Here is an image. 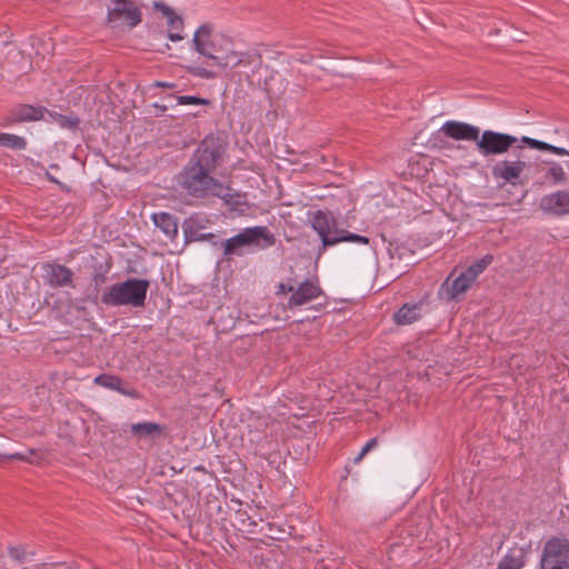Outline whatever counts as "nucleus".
Returning <instances> with one entry per match:
<instances>
[{"label": "nucleus", "instance_id": "nucleus-1", "mask_svg": "<svg viewBox=\"0 0 569 569\" xmlns=\"http://www.w3.org/2000/svg\"><path fill=\"white\" fill-rule=\"evenodd\" d=\"M277 239L274 234L266 226H256L244 228L238 234L213 243V248L221 250L227 260L232 257H241L244 253V248L256 247L258 249H266L274 246Z\"/></svg>", "mask_w": 569, "mask_h": 569}, {"label": "nucleus", "instance_id": "nucleus-24", "mask_svg": "<svg viewBox=\"0 0 569 569\" xmlns=\"http://www.w3.org/2000/svg\"><path fill=\"white\" fill-rule=\"evenodd\" d=\"M46 113L51 118L52 121L57 122L61 128L69 130H77L79 128L80 119L76 116H66L48 109Z\"/></svg>", "mask_w": 569, "mask_h": 569}, {"label": "nucleus", "instance_id": "nucleus-41", "mask_svg": "<svg viewBox=\"0 0 569 569\" xmlns=\"http://www.w3.org/2000/svg\"><path fill=\"white\" fill-rule=\"evenodd\" d=\"M366 455H362V450L355 457L353 463H359Z\"/></svg>", "mask_w": 569, "mask_h": 569}, {"label": "nucleus", "instance_id": "nucleus-37", "mask_svg": "<svg viewBox=\"0 0 569 569\" xmlns=\"http://www.w3.org/2000/svg\"><path fill=\"white\" fill-rule=\"evenodd\" d=\"M550 152L555 153L557 156H569V150H567L565 148H561V147H556V146H552V144H551Z\"/></svg>", "mask_w": 569, "mask_h": 569}, {"label": "nucleus", "instance_id": "nucleus-33", "mask_svg": "<svg viewBox=\"0 0 569 569\" xmlns=\"http://www.w3.org/2000/svg\"><path fill=\"white\" fill-rule=\"evenodd\" d=\"M34 455L33 449H28L27 453L22 452H16V453H9V455H2L0 459H7V460H20V461H29V456Z\"/></svg>", "mask_w": 569, "mask_h": 569}, {"label": "nucleus", "instance_id": "nucleus-8", "mask_svg": "<svg viewBox=\"0 0 569 569\" xmlns=\"http://www.w3.org/2000/svg\"><path fill=\"white\" fill-rule=\"evenodd\" d=\"M112 7L108 9V21L126 24L130 28L138 26L142 20V12L133 0H111Z\"/></svg>", "mask_w": 569, "mask_h": 569}, {"label": "nucleus", "instance_id": "nucleus-32", "mask_svg": "<svg viewBox=\"0 0 569 569\" xmlns=\"http://www.w3.org/2000/svg\"><path fill=\"white\" fill-rule=\"evenodd\" d=\"M297 283V281L295 279H291L289 278L288 279V282L284 283V282H280L277 287V291H276V295H287V293H291L293 295V288H295V284Z\"/></svg>", "mask_w": 569, "mask_h": 569}, {"label": "nucleus", "instance_id": "nucleus-2", "mask_svg": "<svg viewBox=\"0 0 569 569\" xmlns=\"http://www.w3.org/2000/svg\"><path fill=\"white\" fill-rule=\"evenodd\" d=\"M150 281L140 278H128L111 284L100 296V302L108 307L131 306L141 308L146 305Z\"/></svg>", "mask_w": 569, "mask_h": 569}, {"label": "nucleus", "instance_id": "nucleus-19", "mask_svg": "<svg viewBox=\"0 0 569 569\" xmlns=\"http://www.w3.org/2000/svg\"><path fill=\"white\" fill-rule=\"evenodd\" d=\"M152 221L170 240L178 238V218L169 212H157L152 214Z\"/></svg>", "mask_w": 569, "mask_h": 569}, {"label": "nucleus", "instance_id": "nucleus-40", "mask_svg": "<svg viewBox=\"0 0 569 569\" xmlns=\"http://www.w3.org/2000/svg\"><path fill=\"white\" fill-rule=\"evenodd\" d=\"M156 86H157V87H161V88H168V89H170V88H173V87H174V83H168V82H161V81H158V82H156Z\"/></svg>", "mask_w": 569, "mask_h": 569}, {"label": "nucleus", "instance_id": "nucleus-22", "mask_svg": "<svg viewBox=\"0 0 569 569\" xmlns=\"http://www.w3.org/2000/svg\"><path fill=\"white\" fill-rule=\"evenodd\" d=\"M157 7L161 9L163 16L168 19V24L170 27L168 32L169 39L174 42L182 40L183 37L180 34V32L183 29V19L178 16L172 8L166 4H157Z\"/></svg>", "mask_w": 569, "mask_h": 569}, {"label": "nucleus", "instance_id": "nucleus-4", "mask_svg": "<svg viewBox=\"0 0 569 569\" xmlns=\"http://www.w3.org/2000/svg\"><path fill=\"white\" fill-rule=\"evenodd\" d=\"M178 183L188 196L199 199L213 193L216 187L221 188L220 181L213 178L212 173L197 167L190 160L180 172Z\"/></svg>", "mask_w": 569, "mask_h": 569}, {"label": "nucleus", "instance_id": "nucleus-34", "mask_svg": "<svg viewBox=\"0 0 569 569\" xmlns=\"http://www.w3.org/2000/svg\"><path fill=\"white\" fill-rule=\"evenodd\" d=\"M108 273H102V272H92L91 274V281L93 282L94 284V291H99V287L104 284L108 280V277H107Z\"/></svg>", "mask_w": 569, "mask_h": 569}, {"label": "nucleus", "instance_id": "nucleus-31", "mask_svg": "<svg viewBox=\"0 0 569 569\" xmlns=\"http://www.w3.org/2000/svg\"><path fill=\"white\" fill-rule=\"evenodd\" d=\"M187 71L196 77H200L202 79H213L216 77L214 72L208 70L202 67H187Z\"/></svg>", "mask_w": 569, "mask_h": 569}, {"label": "nucleus", "instance_id": "nucleus-36", "mask_svg": "<svg viewBox=\"0 0 569 569\" xmlns=\"http://www.w3.org/2000/svg\"><path fill=\"white\" fill-rule=\"evenodd\" d=\"M378 445V439L377 438H372L370 439L366 445L365 447L361 449L362 450V455H367L369 451H371L373 448H376Z\"/></svg>", "mask_w": 569, "mask_h": 569}, {"label": "nucleus", "instance_id": "nucleus-16", "mask_svg": "<svg viewBox=\"0 0 569 569\" xmlns=\"http://www.w3.org/2000/svg\"><path fill=\"white\" fill-rule=\"evenodd\" d=\"M94 385L100 386L106 389H110L117 391L126 397L132 399H140V392L131 387L127 381H124L121 377L110 373H101L97 376L93 380Z\"/></svg>", "mask_w": 569, "mask_h": 569}, {"label": "nucleus", "instance_id": "nucleus-3", "mask_svg": "<svg viewBox=\"0 0 569 569\" xmlns=\"http://www.w3.org/2000/svg\"><path fill=\"white\" fill-rule=\"evenodd\" d=\"M308 220L311 228L318 233L323 248L332 247L339 242H356L369 244L370 239L366 236L349 232L337 227V220L331 212L316 210L308 212Z\"/></svg>", "mask_w": 569, "mask_h": 569}, {"label": "nucleus", "instance_id": "nucleus-44", "mask_svg": "<svg viewBox=\"0 0 569 569\" xmlns=\"http://www.w3.org/2000/svg\"><path fill=\"white\" fill-rule=\"evenodd\" d=\"M156 108H159V110H162V111L167 110V108L164 106L163 107H159V104H156Z\"/></svg>", "mask_w": 569, "mask_h": 569}, {"label": "nucleus", "instance_id": "nucleus-7", "mask_svg": "<svg viewBox=\"0 0 569 569\" xmlns=\"http://www.w3.org/2000/svg\"><path fill=\"white\" fill-rule=\"evenodd\" d=\"M518 138L508 133L485 130L476 141L477 149L483 157L499 156L508 152Z\"/></svg>", "mask_w": 569, "mask_h": 569}, {"label": "nucleus", "instance_id": "nucleus-9", "mask_svg": "<svg viewBox=\"0 0 569 569\" xmlns=\"http://www.w3.org/2000/svg\"><path fill=\"white\" fill-rule=\"evenodd\" d=\"M47 108L27 103L16 104L10 108L0 121L1 127H12L24 122H34L42 120Z\"/></svg>", "mask_w": 569, "mask_h": 569}, {"label": "nucleus", "instance_id": "nucleus-10", "mask_svg": "<svg viewBox=\"0 0 569 569\" xmlns=\"http://www.w3.org/2000/svg\"><path fill=\"white\" fill-rule=\"evenodd\" d=\"M323 295V290L319 284L318 278L306 279L300 283H296L293 288V295H291L287 302V308L292 310L301 307L318 297Z\"/></svg>", "mask_w": 569, "mask_h": 569}, {"label": "nucleus", "instance_id": "nucleus-6", "mask_svg": "<svg viewBox=\"0 0 569 569\" xmlns=\"http://www.w3.org/2000/svg\"><path fill=\"white\" fill-rule=\"evenodd\" d=\"M540 569H569V541L551 538L542 549Z\"/></svg>", "mask_w": 569, "mask_h": 569}, {"label": "nucleus", "instance_id": "nucleus-13", "mask_svg": "<svg viewBox=\"0 0 569 569\" xmlns=\"http://www.w3.org/2000/svg\"><path fill=\"white\" fill-rule=\"evenodd\" d=\"M207 220L198 214L190 216L182 222L184 236V244L196 241H208L213 247L214 242H219V238L214 233L202 232L206 229Z\"/></svg>", "mask_w": 569, "mask_h": 569}, {"label": "nucleus", "instance_id": "nucleus-17", "mask_svg": "<svg viewBox=\"0 0 569 569\" xmlns=\"http://www.w3.org/2000/svg\"><path fill=\"white\" fill-rule=\"evenodd\" d=\"M440 131L448 138L467 141H477L480 134L479 128L459 121H447Z\"/></svg>", "mask_w": 569, "mask_h": 569}, {"label": "nucleus", "instance_id": "nucleus-11", "mask_svg": "<svg viewBox=\"0 0 569 569\" xmlns=\"http://www.w3.org/2000/svg\"><path fill=\"white\" fill-rule=\"evenodd\" d=\"M44 283L51 288H74V273L64 264L46 262L42 264Z\"/></svg>", "mask_w": 569, "mask_h": 569}, {"label": "nucleus", "instance_id": "nucleus-30", "mask_svg": "<svg viewBox=\"0 0 569 569\" xmlns=\"http://www.w3.org/2000/svg\"><path fill=\"white\" fill-rule=\"evenodd\" d=\"M9 556L18 563H23L28 558V552L24 546L9 547Z\"/></svg>", "mask_w": 569, "mask_h": 569}, {"label": "nucleus", "instance_id": "nucleus-18", "mask_svg": "<svg viewBox=\"0 0 569 569\" xmlns=\"http://www.w3.org/2000/svg\"><path fill=\"white\" fill-rule=\"evenodd\" d=\"M260 54L249 53V52H241L238 53L236 51H231L223 56V58H219V67L227 69H233L240 66H250L256 60H260Z\"/></svg>", "mask_w": 569, "mask_h": 569}, {"label": "nucleus", "instance_id": "nucleus-15", "mask_svg": "<svg viewBox=\"0 0 569 569\" xmlns=\"http://www.w3.org/2000/svg\"><path fill=\"white\" fill-rule=\"evenodd\" d=\"M539 208L547 214L556 217L569 216V190H558L545 194L540 199Z\"/></svg>", "mask_w": 569, "mask_h": 569}, {"label": "nucleus", "instance_id": "nucleus-35", "mask_svg": "<svg viewBox=\"0 0 569 569\" xmlns=\"http://www.w3.org/2000/svg\"><path fill=\"white\" fill-rule=\"evenodd\" d=\"M111 269V263L110 262H106V264H102V263H99V264H93V271L92 272H102V273H108Z\"/></svg>", "mask_w": 569, "mask_h": 569}, {"label": "nucleus", "instance_id": "nucleus-43", "mask_svg": "<svg viewBox=\"0 0 569 569\" xmlns=\"http://www.w3.org/2000/svg\"><path fill=\"white\" fill-rule=\"evenodd\" d=\"M156 108H159V110H162V111L167 110V108L164 106L163 107H159V104H156Z\"/></svg>", "mask_w": 569, "mask_h": 569}, {"label": "nucleus", "instance_id": "nucleus-25", "mask_svg": "<svg viewBox=\"0 0 569 569\" xmlns=\"http://www.w3.org/2000/svg\"><path fill=\"white\" fill-rule=\"evenodd\" d=\"M493 261V256L488 253L481 259L476 260L471 266L465 270L467 274L471 277V280H476Z\"/></svg>", "mask_w": 569, "mask_h": 569}, {"label": "nucleus", "instance_id": "nucleus-21", "mask_svg": "<svg viewBox=\"0 0 569 569\" xmlns=\"http://www.w3.org/2000/svg\"><path fill=\"white\" fill-rule=\"evenodd\" d=\"M475 282L466 271L461 272L452 282L449 284V278L445 281L441 289H446L447 299H456L458 295L466 292Z\"/></svg>", "mask_w": 569, "mask_h": 569}, {"label": "nucleus", "instance_id": "nucleus-42", "mask_svg": "<svg viewBox=\"0 0 569 569\" xmlns=\"http://www.w3.org/2000/svg\"><path fill=\"white\" fill-rule=\"evenodd\" d=\"M47 177L50 181L52 182H58L52 176H50L48 172H47Z\"/></svg>", "mask_w": 569, "mask_h": 569}, {"label": "nucleus", "instance_id": "nucleus-45", "mask_svg": "<svg viewBox=\"0 0 569 569\" xmlns=\"http://www.w3.org/2000/svg\"><path fill=\"white\" fill-rule=\"evenodd\" d=\"M156 108H159V110H162V111L167 110V108L164 106L163 107H159V104H156Z\"/></svg>", "mask_w": 569, "mask_h": 569}, {"label": "nucleus", "instance_id": "nucleus-12", "mask_svg": "<svg viewBox=\"0 0 569 569\" xmlns=\"http://www.w3.org/2000/svg\"><path fill=\"white\" fill-rule=\"evenodd\" d=\"M527 162L518 154L516 160H500L495 163L491 174L495 179H501L506 183L517 186L521 173L527 168Z\"/></svg>", "mask_w": 569, "mask_h": 569}, {"label": "nucleus", "instance_id": "nucleus-29", "mask_svg": "<svg viewBox=\"0 0 569 569\" xmlns=\"http://www.w3.org/2000/svg\"><path fill=\"white\" fill-rule=\"evenodd\" d=\"M177 100L179 104L211 106L212 103L209 99L196 96H178Z\"/></svg>", "mask_w": 569, "mask_h": 569}, {"label": "nucleus", "instance_id": "nucleus-39", "mask_svg": "<svg viewBox=\"0 0 569 569\" xmlns=\"http://www.w3.org/2000/svg\"><path fill=\"white\" fill-rule=\"evenodd\" d=\"M522 142L525 144H527L528 147L532 148V149H536L537 147V142L538 140L537 139H532V138H529V137H522Z\"/></svg>", "mask_w": 569, "mask_h": 569}, {"label": "nucleus", "instance_id": "nucleus-23", "mask_svg": "<svg viewBox=\"0 0 569 569\" xmlns=\"http://www.w3.org/2000/svg\"><path fill=\"white\" fill-rule=\"evenodd\" d=\"M525 558L522 548H512L500 560L497 569H521L526 563Z\"/></svg>", "mask_w": 569, "mask_h": 569}, {"label": "nucleus", "instance_id": "nucleus-28", "mask_svg": "<svg viewBox=\"0 0 569 569\" xmlns=\"http://www.w3.org/2000/svg\"><path fill=\"white\" fill-rule=\"evenodd\" d=\"M546 176L548 178H550L555 184L565 183L567 181V174H566L565 170L557 162H552V164L548 169Z\"/></svg>", "mask_w": 569, "mask_h": 569}, {"label": "nucleus", "instance_id": "nucleus-38", "mask_svg": "<svg viewBox=\"0 0 569 569\" xmlns=\"http://www.w3.org/2000/svg\"><path fill=\"white\" fill-rule=\"evenodd\" d=\"M536 150H539V151H548V152H550V150H551V144H549V143H547V142H543V141L538 140V142H537V147H536Z\"/></svg>", "mask_w": 569, "mask_h": 569}, {"label": "nucleus", "instance_id": "nucleus-14", "mask_svg": "<svg viewBox=\"0 0 569 569\" xmlns=\"http://www.w3.org/2000/svg\"><path fill=\"white\" fill-rule=\"evenodd\" d=\"M212 31V24H201L193 34L192 46L199 54L212 60L216 66H219V58H223V56L217 54L216 47L211 40Z\"/></svg>", "mask_w": 569, "mask_h": 569}, {"label": "nucleus", "instance_id": "nucleus-5", "mask_svg": "<svg viewBox=\"0 0 569 569\" xmlns=\"http://www.w3.org/2000/svg\"><path fill=\"white\" fill-rule=\"evenodd\" d=\"M227 143L218 136L208 134L199 143L190 161L213 173L223 163Z\"/></svg>", "mask_w": 569, "mask_h": 569}, {"label": "nucleus", "instance_id": "nucleus-20", "mask_svg": "<svg viewBox=\"0 0 569 569\" xmlns=\"http://www.w3.org/2000/svg\"><path fill=\"white\" fill-rule=\"evenodd\" d=\"M421 309V302H407L402 305V307L397 312L393 313V321L400 326L411 325L420 319Z\"/></svg>", "mask_w": 569, "mask_h": 569}, {"label": "nucleus", "instance_id": "nucleus-27", "mask_svg": "<svg viewBox=\"0 0 569 569\" xmlns=\"http://www.w3.org/2000/svg\"><path fill=\"white\" fill-rule=\"evenodd\" d=\"M163 427L156 422H141L132 426V432L140 437L152 435L153 432L161 433Z\"/></svg>", "mask_w": 569, "mask_h": 569}, {"label": "nucleus", "instance_id": "nucleus-26", "mask_svg": "<svg viewBox=\"0 0 569 569\" xmlns=\"http://www.w3.org/2000/svg\"><path fill=\"white\" fill-rule=\"evenodd\" d=\"M0 146L12 150H23L27 147V141L24 138L16 134L0 133Z\"/></svg>", "mask_w": 569, "mask_h": 569}]
</instances>
